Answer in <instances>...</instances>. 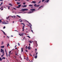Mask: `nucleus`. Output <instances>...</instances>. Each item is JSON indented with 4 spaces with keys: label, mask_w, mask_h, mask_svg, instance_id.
I'll return each mask as SVG.
<instances>
[{
    "label": "nucleus",
    "mask_w": 62,
    "mask_h": 62,
    "mask_svg": "<svg viewBox=\"0 0 62 62\" xmlns=\"http://www.w3.org/2000/svg\"><path fill=\"white\" fill-rule=\"evenodd\" d=\"M4 34L5 35H6V34H5V32H3Z\"/></svg>",
    "instance_id": "obj_52"
},
{
    "label": "nucleus",
    "mask_w": 62,
    "mask_h": 62,
    "mask_svg": "<svg viewBox=\"0 0 62 62\" xmlns=\"http://www.w3.org/2000/svg\"><path fill=\"white\" fill-rule=\"evenodd\" d=\"M31 32L33 33V30H31Z\"/></svg>",
    "instance_id": "obj_46"
},
{
    "label": "nucleus",
    "mask_w": 62,
    "mask_h": 62,
    "mask_svg": "<svg viewBox=\"0 0 62 62\" xmlns=\"http://www.w3.org/2000/svg\"><path fill=\"white\" fill-rule=\"evenodd\" d=\"M18 7H16L17 8H19L21 7V4L18 5Z\"/></svg>",
    "instance_id": "obj_9"
},
{
    "label": "nucleus",
    "mask_w": 62,
    "mask_h": 62,
    "mask_svg": "<svg viewBox=\"0 0 62 62\" xmlns=\"http://www.w3.org/2000/svg\"><path fill=\"white\" fill-rule=\"evenodd\" d=\"M4 8H2V9H1V10L2 11V10H3V9Z\"/></svg>",
    "instance_id": "obj_47"
},
{
    "label": "nucleus",
    "mask_w": 62,
    "mask_h": 62,
    "mask_svg": "<svg viewBox=\"0 0 62 62\" xmlns=\"http://www.w3.org/2000/svg\"><path fill=\"white\" fill-rule=\"evenodd\" d=\"M3 4V2H2V3H1V4H0V6H1V5H2V4Z\"/></svg>",
    "instance_id": "obj_35"
},
{
    "label": "nucleus",
    "mask_w": 62,
    "mask_h": 62,
    "mask_svg": "<svg viewBox=\"0 0 62 62\" xmlns=\"http://www.w3.org/2000/svg\"><path fill=\"white\" fill-rule=\"evenodd\" d=\"M2 22V20H1L0 19V23H1Z\"/></svg>",
    "instance_id": "obj_31"
},
{
    "label": "nucleus",
    "mask_w": 62,
    "mask_h": 62,
    "mask_svg": "<svg viewBox=\"0 0 62 62\" xmlns=\"http://www.w3.org/2000/svg\"><path fill=\"white\" fill-rule=\"evenodd\" d=\"M25 51H26V52H28V51H27V50L26 49L25 50Z\"/></svg>",
    "instance_id": "obj_37"
},
{
    "label": "nucleus",
    "mask_w": 62,
    "mask_h": 62,
    "mask_svg": "<svg viewBox=\"0 0 62 62\" xmlns=\"http://www.w3.org/2000/svg\"><path fill=\"white\" fill-rule=\"evenodd\" d=\"M39 6H40L39 5H37V6H36V7H39Z\"/></svg>",
    "instance_id": "obj_33"
},
{
    "label": "nucleus",
    "mask_w": 62,
    "mask_h": 62,
    "mask_svg": "<svg viewBox=\"0 0 62 62\" xmlns=\"http://www.w3.org/2000/svg\"><path fill=\"white\" fill-rule=\"evenodd\" d=\"M3 7H2L1 8H0V9H1V8H3Z\"/></svg>",
    "instance_id": "obj_56"
},
{
    "label": "nucleus",
    "mask_w": 62,
    "mask_h": 62,
    "mask_svg": "<svg viewBox=\"0 0 62 62\" xmlns=\"http://www.w3.org/2000/svg\"><path fill=\"white\" fill-rule=\"evenodd\" d=\"M34 6L35 7H37V4H35L34 5Z\"/></svg>",
    "instance_id": "obj_24"
},
{
    "label": "nucleus",
    "mask_w": 62,
    "mask_h": 62,
    "mask_svg": "<svg viewBox=\"0 0 62 62\" xmlns=\"http://www.w3.org/2000/svg\"><path fill=\"white\" fill-rule=\"evenodd\" d=\"M28 10V9H26V8L25 9H22V10H21V11H26Z\"/></svg>",
    "instance_id": "obj_2"
},
{
    "label": "nucleus",
    "mask_w": 62,
    "mask_h": 62,
    "mask_svg": "<svg viewBox=\"0 0 62 62\" xmlns=\"http://www.w3.org/2000/svg\"><path fill=\"white\" fill-rule=\"evenodd\" d=\"M13 8L14 9H15V10H16V9L15 8Z\"/></svg>",
    "instance_id": "obj_44"
},
{
    "label": "nucleus",
    "mask_w": 62,
    "mask_h": 62,
    "mask_svg": "<svg viewBox=\"0 0 62 62\" xmlns=\"http://www.w3.org/2000/svg\"><path fill=\"white\" fill-rule=\"evenodd\" d=\"M2 59H6V58L5 57H3L2 58Z\"/></svg>",
    "instance_id": "obj_28"
},
{
    "label": "nucleus",
    "mask_w": 62,
    "mask_h": 62,
    "mask_svg": "<svg viewBox=\"0 0 62 62\" xmlns=\"http://www.w3.org/2000/svg\"><path fill=\"white\" fill-rule=\"evenodd\" d=\"M8 46H9V44H8Z\"/></svg>",
    "instance_id": "obj_53"
},
{
    "label": "nucleus",
    "mask_w": 62,
    "mask_h": 62,
    "mask_svg": "<svg viewBox=\"0 0 62 62\" xmlns=\"http://www.w3.org/2000/svg\"><path fill=\"white\" fill-rule=\"evenodd\" d=\"M25 4H26V3H25V2L24 3H23V5H25Z\"/></svg>",
    "instance_id": "obj_41"
},
{
    "label": "nucleus",
    "mask_w": 62,
    "mask_h": 62,
    "mask_svg": "<svg viewBox=\"0 0 62 62\" xmlns=\"http://www.w3.org/2000/svg\"><path fill=\"white\" fill-rule=\"evenodd\" d=\"M34 42H35L36 46H38V44H37V41H34Z\"/></svg>",
    "instance_id": "obj_7"
},
{
    "label": "nucleus",
    "mask_w": 62,
    "mask_h": 62,
    "mask_svg": "<svg viewBox=\"0 0 62 62\" xmlns=\"http://www.w3.org/2000/svg\"><path fill=\"white\" fill-rule=\"evenodd\" d=\"M5 51L6 53V56H7V57H8V54L7 53V51L6 50V49H5Z\"/></svg>",
    "instance_id": "obj_6"
},
{
    "label": "nucleus",
    "mask_w": 62,
    "mask_h": 62,
    "mask_svg": "<svg viewBox=\"0 0 62 62\" xmlns=\"http://www.w3.org/2000/svg\"><path fill=\"white\" fill-rule=\"evenodd\" d=\"M12 18H15V16H12Z\"/></svg>",
    "instance_id": "obj_20"
},
{
    "label": "nucleus",
    "mask_w": 62,
    "mask_h": 62,
    "mask_svg": "<svg viewBox=\"0 0 62 62\" xmlns=\"http://www.w3.org/2000/svg\"><path fill=\"white\" fill-rule=\"evenodd\" d=\"M42 7V6H41L39 8H41V7Z\"/></svg>",
    "instance_id": "obj_45"
},
{
    "label": "nucleus",
    "mask_w": 62,
    "mask_h": 62,
    "mask_svg": "<svg viewBox=\"0 0 62 62\" xmlns=\"http://www.w3.org/2000/svg\"><path fill=\"white\" fill-rule=\"evenodd\" d=\"M35 50L37 51V48L35 49Z\"/></svg>",
    "instance_id": "obj_57"
},
{
    "label": "nucleus",
    "mask_w": 62,
    "mask_h": 62,
    "mask_svg": "<svg viewBox=\"0 0 62 62\" xmlns=\"http://www.w3.org/2000/svg\"><path fill=\"white\" fill-rule=\"evenodd\" d=\"M5 28H6V27L4 26V27H3V29H5Z\"/></svg>",
    "instance_id": "obj_43"
},
{
    "label": "nucleus",
    "mask_w": 62,
    "mask_h": 62,
    "mask_svg": "<svg viewBox=\"0 0 62 62\" xmlns=\"http://www.w3.org/2000/svg\"><path fill=\"white\" fill-rule=\"evenodd\" d=\"M9 18V17H7L6 18H7V20H8V18Z\"/></svg>",
    "instance_id": "obj_36"
},
{
    "label": "nucleus",
    "mask_w": 62,
    "mask_h": 62,
    "mask_svg": "<svg viewBox=\"0 0 62 62\" xmlns=\"http://www.w3.org/2000/svg\"><path fill=\"white\" fill-rule=\"evenodd\" d=\"M2 23V24H8V23H6L5 22H3Z\"/></svg>",
    "instance_id": "obj_5"
},
{
    "label": "nucleus",
    "mask_w": 62,
    "mask_h": 62,
    "mask_svg": "<svg viewBox=\"0 0 62 62\" xmlns=\"http://www.w3.org/2000/svg\"><path fill=\"white\" fill-rule=\"evenodd\" d=\"M19 35L20 36H23V33H22L21 34H19Z\"/></svg>",
    "instance_id": "obj_23"
},
{
    "label": "nucleus",
    "mask_w": 62,
    "mask_h": 62,
    "mask_svg": "<svg viewBox=\"0 0 62 62\" xmlns=\"http://www.w3.org/2000/svg\"><path fill=\"white\" fill-rule=\"evenodd\" d=\"M2 59L0 57V61H2Z\"/></svg>",
    "instance_id": "obj_26"
},
{
    "label": "nucleus",
    "mask_w": 62,
    "mask_h": 62,
    "mask_svg": "<svg viewBox=\"0 0 62 62\" xmlns=\"http://www.w3.org/2000/svg\"><path fill=\"white\" fill-rule=\"evenodd\" d=\"M12 54V53H10V54Z\"/></svg>",
    "instance_id": "obj_62"
},
{
    "label": "nucleus",
    "mask_w": 62,
    "mask_h": 62,
    "mask_svg": "<svg viewBox=\"0 0 62 62\" xmlns=\"http://www.w3.org/2000/svg\"><path fill=\"white\" fill-rule=\"evenodd\" d=\"M4 0H0V1H3Z\"/></svg>",
    "instance_id": "obj_59"
},
{
    "label": "nucleus",
    "mask_w": 62,
    "mask_h": 62,
    "mask_svg": "<svg viewBox=\"0 0 62 62\" xmlns=\"http://www.w3.org/2000/svg\"><path fill=\"white\" fill-rule=\"evenodd\" d=\"M8 4L10 6H13V5H12V4L11 3L9 4Z\"/></svg>",
    "instance_id": "obj_18"
},
{
    "label": "nucleus",
    "mask_w": 62,
    "mask_h": 62,
    "mask_svg": "<svg viewBox=\"0 0 62 62\" xmlns=\"http://www.w3.org/2000/svg\"><path fill=\"white\" fill-rule=\"evenodd\" d=\"M29 24H30V25H31V26H29L31 28V29H32V28H31V26H32V25H31V23H29Z\"/></svg>",
    "instance_id": "obj_12"
},
{
    "label": "nucleus",
    "mask_w": 62,
    "mask_h": 62,
    "mask_svg": "<svg viewBox=\"0 0 62 62\" xmlns=\"http://www.w3.org/2000/svg\"><path fill=\"white\" fill-rule=\"evenodd\" d=\"M22 24H23V25H24V26H25V25L23 23H22Z\"/></svg>",
    "instance_id": "obj_50"
},
{
    "label": "nucleus",
    "mask_w": 62,
    "mask_h": 62,
    "mask_svg": "<svg viewBox=\"0 0 62 62\" xmlns=\"http://www.w3.org/2000/svg\"><path fill=\"white\" fill-rule=\"evenodd\" d=\"M10 54H9H9H8V56L9 57H10Z\"/></svg>",
    "instance_id": "obj_30"
},
{
    "label": "nucleus",
    "mask_w": 62,
    "mask_h": 62,
    "mask_svg": "<svg viewBox=\"0 0 62 62\" xmlns=\"http://www.w3.org/2000/svg\"><path fill=\"white\" fill-rule=\"evenodd\" d=\"M30 56H32V55L31 54H30Z\"/></svg>",
    "instance_id": "obj_55"
},
{
    "label": "nucleus",
    "mask_w": 62,
    "mask_h": 62,
    "mask_svg": "<svg viewBox=\"0 0 62 62\" xmlns=\"http://www.w3.org/2000/svg\"><path fill=\"white\" fill-rule=\"evenodd\" d=\"M31 62H33L32 61H31Z\"/></svg>",
    "instance_id": "obj_63"
},
{
    "label": "nucleus",
    "mask_w": 62,
    "mask_h": 62,
    "mask_svg": "<svg viewBox=\"0 0 62 62\" xmlns=\"http://www.w3.org/2000/svg\"><path fill=\"white\" fill-rule=\"evenodd\" d=\"M6 22H8V21H6Z\"/></svg>",
    "instance_id": "obj_60"
},
{
    "label": "nucleus",
    "mask_w": 62,
    "mask_h": 62,
    "mask_svg": "<svg viewBox=\"0 0 62 62\" xmlns=\"http://www.w3.org/2000/svg\"><path fill=\"white\" fill-rule=\"evenodd\" d=\"M28 60H29V61H30V60L29 59V58H28V57H27V59H26V60H27V61H28Z\"/></svg>",
    "instance_id": "obj_14"
},
{
    "label": "nucleus",
    "mask_w": 62,
    "mask_h": 62,
    "mask_svg": "<svg viewBox=\"0 0 62 62\" xmlns=\"http://www.w3.org/2000/svg\"><path fill=\"white\" fill-rule=\"evenodd\" d=\"M18 45H19V46H20V44H19V43H18Z\"/></svg>",
    "instance_id": "obj_42"
},
{
    "label": "nucleus",
    "mask_w": 62,
    "mask_h": 62,
    "mask_svg": "<svg viewBox=\"0 0 62 62\" xmlns=\"http://www.w3.org/2000/svg\"><path fill=\"white\" fill-rule=\"evenodd\" d=\"M9 54H10V53H11V51H10V52H9Z\"/></svg>",
    "instance_id": "obj_39"
},
{
    "label": "nucleus",
    "mask_w": 62,
    "mask_h": 62,
    "mask_svg": "<svg viewBox=\"0 0 62 62\" xmlns=\"http://www.w3.org/2000/svg\"><path fill=\"white\" fill-rule=\"evenodd\" d=\"M16 3L17 5H19V4H21V2H17Z\"/></svg>",
    "instance_id": "obj_16"
},
{
    "label": "nucleus",
    "mask_w": 62,
    "mask_h": 62,
    "mask_svg": "<svg viewBox=\"0 0 62 62\" xmlns=\"http://www.w3.org/2000/svg\"><path fill=\"white\" fill-rule=\"evenodd\" d=\"M3 44H4V42H2L1 43V45H3Z\"/></svg>",
    "instance_id": "obj_34"
},
{
    "label": "nucleus",
    "mask_w": 62,
    "mask_h": 62,
    "mask_svg": "<svg viewBox=\"0 0 62 62\" xmlns=\"http://www.w3.org/2000/svg\"><path fill=\"white\" fill-rule=\"evenodd\" d=\"M27 37H28V38H30V39L31 38L29 36H27Z\"/></svg>",
    "instance_id": "obj_29"
},
{
    "label": "nucleus",
    "mask_w": 62,
    "mask_h": 62,
    "mask_svg": "<svg viewBox=\"0 0 62 62\" xmlns=\"http://www.w3.org/2000/svg\"><path fill=\"white\" fill-rule=\"evenodd\" d=\"M37 54H38V52H37L36 54V55H37Z\"/></svg>",
    "instance_id": "obj_48"
},
{
    "label": "nucleus",
    "mask_w": 62,
    "mask_h": 62,
    "mask_svg": "<svg viewBox=\"0 0 62 62\" xmlns=\"http://www.w3.org/2000/svg\"><path fill=\"white\" fill-rule=\"evenodd\" d=\"M8 8L9 9V7H8Z\"/></svg>",
    "instance_id": "obj_58"
},
{
    "label": "nucleus",
    "mask_w": 62,
    "mask_h": 62,
    "mask_svg": "<svg viewBox=\"0 0 62 62\" xmlns=\"http://www.w3.org/2000/svg\"><path fill=\"white\" fill-rule=\"evenodd\" d=\"M18 53L17 52H16V55H17V56L18 55Z\"/></svg>",
    "instance_id": "obj_17"
},
{
    "label": "nucleus",
    "mask_w": 62,
    "mask_h": 62,
    "mask_svg": "<svg viewBox=\"0 0 62 62\" xmlns=\"http://www.w3.org/2000/svg\"><path fill=\"white\" fill-rule=\"evenodd\" d=\"M19 22H23V21L22 20V19H20Z\"/></svg>",
    "instance_id": "obj_22"
},
{
    "label": "nucleus",
    "mask_w": 62,
    "mask_h": 62,
    "mask_svg": "<svg viewBox=\"0 0 62 62\" xmlns=\"http://www.w3.org/2000/svg\"><path fill=\"white\" fill-rule=\"evenodd\" d=\"M7 47H8V45H7Z\"/></svg>",
    "instance_id": "obj_64"
},
{
    "label": "nucleus",
    "mask_w": 62,
    "mask_h": 62,
    "mask_svg": "<svg viewBox=\"0 0 62 62\" xmlns=\"http://www.w3.org/2000/svg\"><path fill=\"white\" fill-rule=\"evenodd\" d=\"M37 55H36L35 56V59H37Z\"/></svg>",
    "instance_id": "obj_21"
},
{
    "label": "nucleus",
    "mask_w": 62,
    "mask_h": 62,
    "mask_svg": "<svg viewBox=\"0 0 62 62\" xmlns=\"http://www.w3.org/2000/svg\"><path fill=\"white\" fill-rule=\"evenodd\" d=\"M44 1H45V0H42V2H43Z\"/></svg>",
    "instance_id": "obj_38"
},
{
    "label": "nucleus",
    "mask_w": 62,
    "mask_h": 62,
    "mask_svg": "<svg viewBox=\"0 0 62 62\" xmlns=\"http://www.w3.org/2000/svg\"><path fill=\"white\" fill-rule=\"evenodd\" d=\"M36 3V2L34 1H33L31 2V3H34V4H35Z\"/></svg>",
    "instance_id": "obj_10"
},
{
    "label": "nucleus",
    "mask_w": 62,
    "mask_h": 62,
    "mask_svg": "<svg viewBox=\"0 0 62 62\" xmlns=\"http://www.w3.org/2000/svg\"><path fill=\"white\" fill-rule=\"evenodd\" d=\"M23 31H24V26H23Z\"/></svg>",
    "instance_id": "obj_19"
},
{
    "label": "nucleus",
    "mask_w": 62,
    "mask_h": 62,
    "mask_svg": "<svg viewBox=\"0 0 62 62\" xmlns=\"http://www.w3.org/2000/svg\"><path fill=\"white\" fill-rule=\"evenodd\" d=\"M0 52L1 53H4V50H3L2 49H1L0 50Z\"/></svg>",
    "instance_id": "obj_4"
},
{
    "label": "nucleus",
    "mask_w": 62,
    "mask_h": 62,
    "mask_svg": "<svg viewBox=\"0 0 62 62\" xmlns=\"http://www.w3.org/2000/svg\"><path fill=\"white\" fill-rule=\"evenodd\" d=\"M17 16L19 18H20L21 17V16H19L18 15H17Z\"/></svg>",
    "instance_id": "obj_40"
},
{
    "label": "nucleus",
    "mask_w": 62,
    "mask_h": 62,
    "mask_svg": "<svg viewBox=\"0 0 62 62\" xmlns=\"http://www.w3.org/2000/svg\"><path fill=\"white\" fill-rule=\"evenodd\" d=\"M33 42V41L32 40L31 41L29 40L28 41V42H29L30 43H32Z\"/></svg>",
    "instance_id": "obj_8"
},
{
    "label": "nucleus",
    "mask_w": 62,
    "mask_h": 62,
    "mask_svg": "<svg viewBox=\"0 0 62 62\" xmlns=\"http://www.w3.org/2000/svg\"><path fill=\"white\" fill-rule=\"evenodd\" d=\"M21 51H22V52H23V49L22 48H21Z\"/></svg>",
    "instance_id": "obj_32"
},
{
    "label": "nucleus",
    "mask_w": 62,
    "mask_h": 62,
    "mask_svg": "<svg viewBox=\"0 0 62 62\" xmlns=\"http://www.w3.org/2000/svg\"><path fill=\"white\" fill-rule=\"evenodd\" d=\"M35 10V9H31L30 10L32 11L31 12H30L28 13H33V11Z\"/></svg>",
    "instance_id": "obj_1"
},
{
    "label": "nucleus",
    "mask_w": 62,
    "mask_h": 62,
    "mask_svg": "<svg viewBox=\"0 0 62 62\" xmlns=\"http://www.w3.org/2000/svg\"><path fill=\"white\" fill-rule=\"evenodd\" d=\"M4 8H6V7H5V6H4Z\"/></svg>",
    "instance_id": "obj_51"
},
{
    "label": "nucleus",
    "mask_w": 62,
    "mask_h": 62,
    "mask_svg": "<svg viewBox=\"0 0 62 62\" xmlns=\"http://www.w3.org/2000/svg\"><path fill=\"white\" fill-rule=\"evenodd\" d=\"M29 44V46L30 47V44Z\"/></svg>",
    "instance_id": "obj_54"
},
{
    "label": "nucleus",
    "mask_w": 62,
    "mask_h": 62,
    "mask_svg": "<svg viewBox=\"0 0 62 62\" xmlns=\"http://www.w3.org/2000/svg\"><path fill=\"white\" fill-rule=\"evenodd\" d=\"M26 49H28L29 50H30L31 49V48L30 47V46H28L27 47V46H26Z\"/></svg>",
    "instance_id": "obj_3"
},
{
    "label": "nucleus",
    "mask_w": 62,
    "mask_h": 62,
    "mask_svg": "<svg viewBox=\"0 0 62 62\" xmlns=\"http://www.w3.org/2000/svg\"><path fill=\"white\" fill-rule=\"evenodd\" d=\"M27 7V5H25L23 6V8H24V7Z\"/></svg>",
    "instance_id": "obj_15"
},
{
    "label": "nucleus",
    "mask_w": 62,
    "mask_h": 62,
    "mask_svg": "<svg viewBox=\"0 0 62 62\" xmlns=\"http://www.w3.org/2000/svg\"><path fill=\"white\" fill-rule=\"evenodd\" d=\"M5 47L4 46H1L0 47V48H4V47Z\"/></svg>",
    "instance_id": "obj_11"
},
{
    "label": "nucleus",
    "mask_w": 62,
    "mask_h": 62,
    "mask_svg": "<svg viewBox=\"0 0 62 62\" xmlns=\"http://www.w3.org/2000/svg\"><path fill=\"white\" fill-rule=\"evenodd\" d=\"M3 54L1 56V57H3L4 55H5V53H2Z\"/></svg>",
    "instance_id": "obj_13"
},
{
    "label": "nucleus",
    "mask_w": 62,
    "mask_h": 62,
    "mask_svg": "<svg viewBox=\"0 0 62 62\" xmlns=\"http://www.w3.org/2000/svg\"><path fill=\"white\" fill-rule=\"evenodd\" d=\"M49 0H47L46 1V3H48L49 2Z\"/></svg>",
    "instance_id": "obj_27"
},
{
    "label": "nucleus",
    "mask_w": 62,
    "mask_h": 62,
    "mask_svg": "<svg viewBox=\"0 0 62 62\" xmlns=\"http://www.w3.org/2000/svg\"><path fill=\"white\" fill-rule=\"evenodd\" d=\"M24 59H25V58H24Z\"/></svg>",
    "instance_id": "obj_61"
},
{
    "label": "nucleus",
    "mask_w": 62,
    "mask_h": 62,
    "mask_svg": "<svg viewBox=\"0 0 62 62\" xmlns=\"http://www.w3.org/2000/svg\"><path fill=\"white\" fill-rule=\"evenodd\" d=\"M41 2V1L40 0V1L39 2V3H40Z\"/></svg>",
    "instance_id": "obj_49"
},
{
    "label": "nucleus",
    "mask_w": 62,
    "mask_h": 62,
    "mask_svg": "<svg viewBox=\"0 0 62 62\" xmlns=\"http://www.w3.org/2000/svg\"><path fill=\"white\" fill-rule=\"evenodd\" d=\"M29 7H33V5H29Z\"/></svg>",
    "instance_id": "obj_25"
}]
</instances>
